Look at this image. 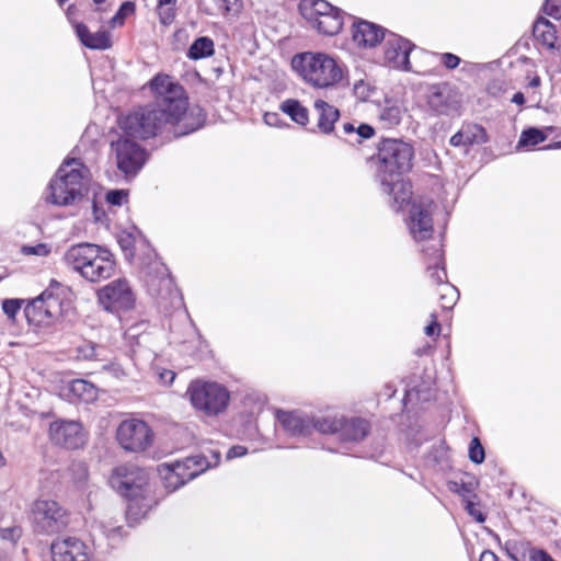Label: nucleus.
<instances>
[{"mask_svg": "<svg viewBox=\"0 0 561 561\" xmlns=\"http://www.w3.org/2000/svg\"><path fill=\"white\" fill-rule=\"evenodd\" d=\"M150 85L154 91V103L119 118L118 125L125 136L138 139L162 134L180 137L202 126L204 115L199 108L196 123H188L194 112L187 113V98L179 83L169 76L159 75L151 80Z\"/></svg>", "mask_w": 561, "mask_h": 561, "instance_id": "obj_1", "label": "nucleus"}, {"mask_svg": "<svg viewBox=\"0 0 561 561\" xmlns=\"http://www.w3.org/2000/svg\"><path fill=\"white\" fill-rule=\"evenodd\" d=\"M414 156L410 144L396 138H386L378 145L375 164V178L382 193L392 197L393 207L399 210L411 198V186L402 180V174L412 167Z\"/></svg>", "mask_w": 561, "mask_h": 561, "instance_id": "obj_2", "label": "nucleus"}, {"mask_svg": "<svg viewBox=\"0 0 561 561\" xmlns=\"http://www.w3.org/2000/svg\"><path fill=\"white\" fill-rule=\"evenodd\" d=\"M110 484L128 499L126 518L129 524L138 523L157 504L151 495L148 472L134 463L116 467L111 474Z\"/></svg>", "mask_w": 561, "mask_h": 561, "instance_id": "obj_3", "label": "nucleus"}, {"mask_svg": "<svg viewBox=\"0 0 561 561\" xmlns=\"http://www.w3.org/2000/svg\"><path fill=\"white\" fill-rule=\"evenodd\" d=\"M62 263L90 283H100L115 273L113 254L94 243L70 245L62 254Z\"/></svg>", "mask_w": 561, "mask_h": 561, "instance_id": "obj_4", "label": "nucleus"}, {"mask_svg": "<svg viewBox=\"0 0 561 561\" xmlns=\"http://www.w3.org/2000/svg\"><path fill=\"white\" fill-rule=\"evenodd\" d=\"M72 309V290L51 279L46 289L24 308L30 324L48 328L59 322Z\"/></svg>", "mask_w": 561, "mask_h": 561, "instance_id": "obj_5", "label": "nucleus"}, {"mask_svg": "<svg viewBox=\"0 0 561 561\" xmlns=\"http://www.w3.org/2000/svg\"><path fill=\"white\" fill-rule=\"evenodd\" d=\"M91 173L79 159H66L49 182L46 202L67 206L81 198L88 190Z\"/></svg>", "mask_w": 561, "mask_h": 561, "instance_id": "obj_6", "label": "nucleus"}, {"mask_svg": "<svg viewBox=\"0 0 561 561\" xmlns=\"http://www.w3.org/2000/svg\"><path fill=\"white\" fill-rule=\"evenodd\" d=\"M291 67L306 83L318 89L334 87L344 77L343 67L324 53L297 54L291 59Z\"/></svg>", "mask_w": 561, "mask_h": 561, "instance_id": "obj_7", "label": "nucleus"}, {"mask_svg": "<svg viewBox=\"0 0 561 561\" xmlns=\"http://www.w3.org/2000/svg\"><path fill=\"white\" fill-rule=\"evenodd\" d=\"M220 453L210 450L209 456L194 455L172 463H161L158 472L169 492H174L190 480L219 463Z\"/></svg>", "mask_w": 561, "mask_h": 561, "instance_id": "obj_8", "label": "nucleus"}, {"mask_svg": "<svg viewBox=\"0 0 561 561\" xmlns=\"http://www.w3.org/2000/svg\"><path fill=\"white\" fill-rule=\"evenodd\" d=\"M186 397L192 407L206 416L224 413L230 403V392L224 385L202 379L190 382Z\"/></svg>", "mask_w": 561, "mask_h": 561, "instance_id": "obj_9", "label": "nucleus"}, {"mask_svg": "<svg viewBox=\"0 0 561 561\" xmlns=\"http://www.w3.org/2000/svg\"><path fill=\"white\" fill-rule=\"evenodd\" d=\"M299 12L319 33L333 36L343 27L344 13L325 0H301Z\"/></svg>", "mask_w": 561, "mask_h": 561, "instance_id": "obj_10", "label": "nucleus"}, {"mask_svg": "<svg viewBox=\"0 0 561 561\" xmlns=\"http://www.w3.org/2000/svg\"><path fill=\"white\" fill-rule=\"evenodd\" d=\"M31 517L36 531L51 535L61 531L69 524L65 507L54 500H37L32 504Z\"/></svg>", "mask_w": 561, "mask_h": 561, "instance_id": "obj_11", "label": "nucleus"}, {"mask_svg": "<svg viewBox=\"0 0 561 561\" xmlns=\"http://www.w3.org/2000/svg\"><path fill=\"white\" fill-rule=\"evenodd\" d=\"M426 255L427 273L433 283L440 285L439 302L445 310L451 309L457 299L458 290L455 286L446 282V271L444 267L443 252L438 242L423 249Z\"/></svg>", "mask_w": 561, "mask_h": 561, "instance_id": "obj_12", "label": "nucleus"}, {"mask_svg": "<svg viewBox=\"0 0 561 561\" xmlns=\"http://www.w3.org/2000/svg\"><path fill=\"white\" fill-rule=\"evenodd\" d=\"M112 153L117 169L125 178L135 176L147 160L145 149L124 134L111 144Z\"/></svg>", "mask_w": 561, "mask_h": 561, "instance_id": "obj_13", "label": "nucleus"}, {"mask_svg": "<svg viewBox=\"0 0 561 561\" xmlns=\"http://www.w3.org/2000/svg\"><path fill=\"white\" fill-rule=\"evenodd\" d=\"M414 48L415 45L409 39L394 33H388L383 38L380 62L391 69L414 71L416 73L425 75L427 73V70L413 69L410 64L409 57Z\"/></svg>", "mask_w": 561, "mask_h": 561, "instance_id": "obj_14", "label": "nucleus"}, {"mask_svg": "<svg viewBox=\"0 0 561 561\" xmlns=\"http://www.w3.org/2000/svg\"><path fill=\"white\" fill-rule=\"evenodd\" d=\"M116 439L125 450L139 453L151 445L153 433L142 420L127 419L118 425Z\"/></svg>", "mask_w": 561, "mask_h": 561, "instance_id": "obj_15", "label": "nucleus"}, {"mask_svg": "<svg viewBox=\"0 0 561 561\" xmlns=\"http://www.w3.org/2000/svg\"><path fill=\"white\" fill-rule=\"evenodd\" d=\"M100 304L111 312L129 310L135 297L126 279H115L98 291Z\"/></svg>", "mask_w": 561, "mask_h": 561, "instance_id": "obj_16", "label": "nucleus"}, {"mask_svg": "<svg viewBox=\"0 0 561 561\" xmlns=\"http://www.w3.org/2000/svg\"><path fill=\"white\" fill-rule=\"evenodd\" d=\"M434 208L433 201H420L412 204L408 227L415 241H423L432 237Z\"/></svg>", "mask_w": 561, "mask_h": 561, "instance_id": "obj_17", "label": "nucleus"}, {"mask_svg": "<svg viewBox=\"0 0 561 561\" xmlns=\"http://www.w3.org/2000/svg\"><path fill=\"white\" fill-rule=\"evenodd\" d=\"M146 283L152 296L161 300L170 299L171 302L180 301L179 291L164 264L154 263L153 267L147 274Z\"/></svg>", "mask_w": 561, "mask_h": 561, "instance_id": "obj_18", "label": "nucleus"}, {"mask_svg": "<svg viewBox=\"0 0 561 561\" xmlns=\"http://www.w3.org/2000/svg\"><path fill=\"white\" fill-rule=\"evenodd\" d=\"M51 440L66 448L76 449L83 446L85 433L82 425L76 421H56L50 424Z\"/></svg>", "mask_w": 561, "mask_h": 561, "instance_id": "obj_19", "label": "nucleus"}, {"mask_svg": "<svg viewBox=\"0 0 561 561\" xmlns=\"http://www.w3.org/2000/svg\"><path fill=\"white\" fill-rule=\"evenodd\" d=\"M50 552L53 561H91L87 545L76 537L56 538Z\"/></svg>", "mask_w": 561, "mask_h": 561, "instance_id": "obj_20", "label": "nucleus"}, {"mask_svg": "<svg viewBox=\"0 0 561 561\" xmlns=\"http://www.w3.org/2000/svg\"><path fill=\"white\" fill-rule=\"evenodd\" d=\"M427 105L436 115H454L459 111V100L448 84L434 85L427 95Z\"/></svg>", "mask_w": 561, "mask_h": 561, "instance_id": "obj_21", "label": "nucleus"}, {"mask_svg": "<svg viewBox=\"0 0 561 561\" xmlns=\"http://www.w3.org/2000/svg\"><path fill=\"white\" fill-rule=\"evenodd\" d=\"M282 428L293 437H306L312 434V415L302 411L276 412Z\"/></svg>", "mask_w": 561, "mask_h": 561, "instance_id": "obj_22", "label": "nucleus"}, {"mask_svg": "<svg viewBox=\"0 0 561 561\" xmlns=\"http://www.w3.org/2000/svg\"><path fill=\"white\" fill-rule=\"evenodd\" d=\"M387 34L381 26L365 20H358L352 26V39L358 47L363 48L375 47L383 41Z\"/></svg>", "mask_w": 561, "mask_h": 561, "instance_id": "obj_23", "label": "nucleus"}, {"mask_svg": "<svg viewBox=\"0 0 561 561\" xmlns=\"http://www.w3.org/2000/svg\"><path fill=\"white\" fill-rule=\"evenodd\" d=\"M370 431V424L362 417L345 419L342 416V425L339 431V439L342 442H360Z\"/></svg>", "mask_w": 561, "mask_h": 561, "instance_id": "obj_24", "label": "nucleus"}, {"mask_svg": "<svg viewBox=\"0 0 561 561\" xmlns=\"http://www.w3.org/2000/svg\"><path fill=\"white\" fill-rule=\"evenodd\" d=\"M64 396L70 400H79L85 403L93 402L98 398L96 387L83 379L69 381L64 388Z\"/></svg>", "mask_w": 561, "mask_h": 561, "instance_id": "obj_25", "label": "nucleus"}, {"mask_svg": "<svg viewBox=\"0 0 561 561\" xmlns=\"http://www.w3.org/2000/svg\"><path fill=\"white\" fill-rule=\"evenodd\" d=\"M533 34L536 41L547 49L551 51L560 49L556 26L549 20L545 18L537 19L533 26Z\"/></svg>", "mask_w": 561, "mask_h": 561, "instance_id": "obj_26", "label": "nucleus"}, {"mask_svg": "<svg viewBox=\"0 0 561 561\" xmlns=\"http://www.w3.org/2000/svg\"><path fill=\"white\" fill-rule=\"evenodd\" d=\"M76 33L80 42L90 49L104 50L111 47L110 34L105 31L91 33L84 24H77Z\"/></svg>", "mask_w": 561, "mask_h": 561, "instance_id": "obj_27", "label": "nucleus"}, {"mask_svg": "<svg viewBox=\"0 0 561 561\" xmlns=\"http://www.w3.org/2000/svg\"><path fill=\"white\" fill-rule=\"evenodd\" d=\"M314 110L319 115L317 126L320 131L323 134L332 133L334 124L340 117V111L321 99L314 101Z\"/></svg>", "mask_w": 561, "mask_h": 561, "instance_id": "obj_28", "label": "nucleus"}, {"mask_svg": "<svg viewBox=\"0 0 561 561\" xmlns=\"http://www.w3.org/2000/svg\"><path fill=\"white\" fill-rule=\"evenodd\" d=\"M75 353L78 359L102 362L106 359V348L92 341L83 340L76 347Z\"/></svg>", "mask_w": 561, "mask_h": 561, "instance_id": "obj_29", "label": "nucleus"}, {"mask_svg": "<svg viewBox=\"0 0 561 561\" xmlns=\"http://www.w3.org/2000/svg\"><path fill=\"white\" fill-rule=\"evenodd\" d=\"M342 129L347 135L346 141L351 145L360 144L375 135V129L365 123H360L358 126H355L354 123H344Z\"/></svg>", "mask_w": 561, "mask_h": 561, "instance_id": "obj_30", "label": "nucleus"}, {"mask_svg": "<svg viewBox=\"0 0 561 561\" xmlns=\"http://www.w3.org/2000/svg\"><path fill=\"white\" fill-rule=\"evenodd\" d=\"M341 425H342V416H337V415L316 416V415H312V432L316 431L323 435H328V434L339 435Z\"/></svg>", "mask_w": 561, "mask_h": 561, "instance_id": "obj_31", "label": "nucleus"}, {"mask_svg": "<svg viewBox=\"0 0 561 561\" xmlns=\"http://www.w3.org/2000/svg\"><path fill=\"white\" fill-rule=\"evenodd\" d=\"M279 108L299 125L305 126L309 122L308 110L298 100L287 99L280 103Z\"/></svg>", "mask_w": 561, "mask_h": 561, "instance_id": "obj_32", "label": "nucleus"}, {"mask_svg": "<svg viewBox=\"0 0 561 561\" xmlns=\"http://www.w3.org/2000/svg\"><path fill=\"white\" fill-rule=\"evenodd\" d=\"M214 50L213 39L203 36L192 43L187 51V57L192 60H198L211 56Z\"/></svg>", "mask_w": 561, "mask_h": 561, "instance_id": "obj_33", "label": "nucleus"}, {"mask_svg": "<svg viewBox=\"0 0 561 561\" xmlns=\"http://www.w3.org/2000/svg\"><path fill=\"white\" fill-rule=\"evenodd\" d=\"M419 55L424 61L428 64L440 61L447 69L450 70L457 68L460 64V58L451 53L437 54L420 50Z\"/></svg>", "mask_w": 561, "mask_h": 561, "instance_id": "obj_34", "label": "nucleus"}, {"mask_svg": "<svg viewBox=\"0 0 561 561\" xmlns=\"http://www.w3.org/2000/svg\"><path fill=\"white\" fill-rule=\"evenodd\" d=\"M402 115L401 106L387 103L379 112V119L386 127H393L401 122Z\"/></svg>", "mask_w": 561, "mask_h": 561, "instance_id": "obj_35", "label": "nucleus"}, {"mask_svg": "<svg viewBox=\"0 0 561 561\" xmlns=\"http://www.w3.org/2000/svg\"><path fill=\"white\" fill-rule=\"evenodd\" d=\"M465 141L468 146L484 144L488 141L485 129L477 124H467L461 127Z\"/></svg>", "mask_w": 561, "mask_h": 561, "instance_id": "obj_36", "label": "nucleus"}, {"mask_svg": "<svg viewBox=\"0 0 561 561\" xmlns=\"http://www.w3.org/2000/svg\"><path fill=\"white\" fill-rule=\"evenodd\" d=\"M547 135L542 130L535 127L528 128L522 133L517 148L537 146L545 141Z\"/></svg>", "mask_w": 561, "mask_h": 561, "instance_id": "obj_37", "label": "nucleus"}, {"mask_svg": "<svg viewBox=\"0 0 561 561\" xmlns=\"http://www.w3.org/2000/svg\"><path fill=\"white\" fill-rule=\"evenodd\" d=\"M117 242L122 250L125 252V256L130 259L134 256V248L136 243V237L133 233L123 231L118 234Z\"/></svg>", "mask_w": 561, "mask_h": 561, "instance_id": "obj_38", "label": "nucleus"}, {"mask_svg": "<svg viewBox=\"0 0 561 561\" xmlns=\"http://www.w3.org/2000/svg\"><path fill=\"white\" fill-rule=\"evenodd\" d=\"M135 5L130 1L123 2L116 14L111 19L110 23L113 27L124 24L125 19L134 13Z\"/></svg>", "mask_w": 561, "mask_h": 561, "instance_id": "obj_39", "label": "nucleus"}, {"mask_svg": "<svg viewBox=\"0 0 561 561\" xmlns=\"http://www.w3.org/2000/svg\"><path fill=\"white\" fill-rule=\"evenodd\" d=\"M485 458L484 448L478 437H473L469 445V459L474 463H482Z\"/></svg>", "mask_w": 561, "mask_h": 561, "instance_id": "obj_40", "label": "nucleus"}, {"mask_svg": "<svg viewBox=\"0 0 561 561\" xmlns=\"http://www.w3.org/2000/svg\"><path fill=\"white\" fill-rule=\"evenodd\" d=\"M175 8L174 5H167L158 3L157 12L159 15V20L162 24L169 25L173 22L175 18Z\"/></svg>", "mask_w": 561, "mask_h": 561, "instance_id": "obj_41", "label": "nucleus"}, {"mask_svg": "<svg viewBox=\"0 0 561 561\" xmlns=\"http://www.w3.org/2000/svg\"><path fill=\"white\" fill-rule=\"evenodd\" d=\"M128 192L126 190H112L106 193L105 199L112 206H122L127 202Z\"/></svg>", "mask_w": 561, "mask_h": 561, "instance_id": "obj_42", "label": "nucleus"}, {"mask_svg": "<svg viewBox=\"0 0 561 561\" xmlns=\"http://www.w3.org/2000/svg\"><path fill=\"white\" fill-rule=\"evenodd\" d=\"M21 252L24 255L47 256L50 253V247L46 243H37L34 245H23Z\"/></svg>", "mask_w": 561, "mask_h": 561, "instance_id": "obj_43", "label": "nucleus"}, {"mask_svg": "<svg viewBox=\"0 0 561 561\" xmlns=\"http://www.w3.org/2000/svg\"><path fill=\"white\" fill-rule=\"evenodd\" d=\"M23 300L5 299L2 302V310L9 319L13 320L22 307Z\"/></svg>", "mask_w": 561, "mask_h": 561, "instance_id": "obj_44", "label": "nucleus"}, {"mask_svg": "<svg viewBox=\"0 0 561 561\" xmlns=\"http://www.w3.org/2000/svg\"><path fill=\"white\" fill-rule=\"evenodd\" d=\"M545 11L550 16L561 19V0H546Z\"/></svg>", "mask_w": 561, "mask_h": 561, "instance_id": "obj_45", "label": "nucleus"}, {"mask_svg": "<svg viewBox=\"0 0 561 561\" xmlns=\"http://www.w3.org/2000/svg\"><path fill=\"white\" fill-rule=\"evenodd\" d=\"M431 319L432 321L425 327L424 332L430 337H437L440 333V324L435 313H431Z\"/></svg>", "mask_w": 561, "mask_h": 561, "instance_id": "obj_46", "label": "nucleus"}, {"mask_svg": "<svg viewBox=\"0 0 561 561\" xmlns=\"http://www.w3.org/2000/svg\"><path fill=\"white\" fill-rule=\"evenodd\" d=\"M354 93L362 100H366L370 95L369 84L364 80L354 83Z\"/></svg>", "mask_w": 561, "mask_h": 561, "instance_id": "obj_47", "label": "nucleus"}, {"mask_svg": "<svg viewBox=\"0 0 561 561\" xmlns=\"http://www.w3.org/2000/svg\"><path fill=\"white\" fill-rule=\"evenodd\" d=\"M217 5L226 11V12H231V11H237L240 7H241V0H214Z\"/></svg>", "mask_w": 561, "mask_h": 561, "instance_id": "obj_48", "label": "nucleus"}, {"mask_svg": "<svg viewBox=\"0 0 561 561\" xmlns=\"http://www.w3.org/2000/svg\"><path fill=\"white\" fill-rule=\"evenodd\" d=\"M466 510H467L468 514L470 516H472L477 522H479V523L484 522V519H485L484 515L482 514V512L477 507V505L473 502L467 501Z\"/></svg>", "mask_w": 561, "mask_h": 561, "instance_id": "obj_49", "label": "nucleus"}, {"mask_svg": "<svg viewBox=\"0 0 561 561\" xmlns=\"http://www.w3.org/2000/svg\"><path fill=\"white\" fill-rule=\"evenodd\" d=\"M159 380L165 385V386H170L174 379H175V373L173 370H170V369H161L159 373Z\"/></svg>", "mask_w": 561, "mask_h": 561, "instance_id": "obj_50", "label": "nucleus"}, {"mask_svg": "<svg viewBox=\"0 0 561 561\" xmlns=\"http://www.w3.org/2000/svg\"><path fill=\"white\" fill-rule=\"evenodd\" d=\"M247 453H248L247 447L241 446V445H236V446H232L231 448H229V450L227 451V459L242 457Z\"/></svg>", "mask_w": 561, "mask_h": 561, "instance_id": "obj_51", "label": "nucleus"}, {"mask_svg": "<svg viewBox=\"0 0 561 561\" xmlns=\"http://www.w3.org/2000/svg\"><path fill=\"white\" fill-rule=\"evenodd\" d=\"M263 121L266 125L272 127H279L280 126V117L277 113H265L263 116Z\"/></svg>", "mask_w": 561, "mask_h": 561, "instance_id": "obj_52", "label": "nucleus"}, {"mask_svg": "<svg viewBox=\"0 0 561 561\" xmlns=\"http://www.w3.org/2000/svg\"><path fill=\"white\" fill-rule=\"evenodd\" d=\"M1 533V537L3 539H10L12 541H14L16 538L20 537V529L16 528V527H13V528H3L0 530Z\"/></svg>", "mask_w": 561, "mask_h": 561, "instance_id": "obj_53", "label": "nucleus"}, {"mask_svg": "<svg viewBox=\"0 0 561 561\" xmlns=\"http://www.w3.org/2000/svg\"><path fill=\"white\" fill-rule=\"evenodd\" d=\"M530 559L533 561H554L546 551L543 550H530Z\"/></svg>", "mask_w": 561, "mask_h": 561, "instance_id": "obj_54", "label": "nucleus"}, {"mask_svg": "<svg viewBox=\"0 0 561 561\" xmlns=\"http://www.w3.org/2000/svg\"><path fill=\"white\" fill-rule=\"evenodd\" d=\"M103 368L105 370H108L116 378H121L125 375L124 369L118 364H115V363H112L110 365H104Z\"/></svg>", "mask_w": 561, "mask_h": 561, "instance_id": "obj_55", "label": "nucleus"}, {"mask_svg": "<svg viewBox=\"0 0 561 561\" xmlns=\"http://www.w3.org/2000/svg\"><path fill=\"white\" fill-rule=\"evenodd\" d=\"M449 142L454 147L468 146L467 142L465 141V137L461 129L451 136Z\"/></svg>", "mask_w": 561, "mask_h": 561, "instance_id": "obj_56", "label": "nucleus"}, {"mask_svg": "<svg viewBox=\"0 0 561 561\" xmlns=\"http://www.w3.org/2000/svg\"><path fill=\"white\" fill-rule=\"evenodd\" d=\"M505 549H506V552L507 554L510 556L511 559H513L514 561H522L519 559V557L517 556L516 553V543L514 542H506L505 545Z\"/></svg>", "mask_w": 561, "mask_h": 561, "instance_id": "obj_57", "label": "nucleus"}, {"mask_svg": "<svg viewBox=\"0 0 561 561\" xmlns=\"http://www.w3.org/2000/svg\"><path fill=\"white\" fill-rule=\"evenodd\" d=\"M497 560H499V558L494 552H492L490 550H485L481 553L479 561H497Z\"/></svg>", "mask_w": 561, "mask_h": 561, "instance_id": "obj_58", "label": "nucleus"}, {"mask_svg": "<svg viewBox=\"0 0 561 561\" xmlns=\"http://www.w3.org/2000/svg\"><path fill=\"white\" fill-rule=\"evenodd\" d=\"M511 101L517 105H523L525 103V96L522 92H517L513 95Z\"/></svg>", "mask_w": 561, "mask_h": 561, "instance_id": "obj_59", "label": "nucleus"}, {"mask_svg": "<svg viewBox=\"0 0 561 561\" xmlns=\"http://www.w3.org/2000/svg\"><path fill=\"white\" fill-rule=\"evenodd\" d=\"M540 83H541V81H540V78H539L538 76H535V77L529 81V85H530L531 88H537V87H539V85H540Z\"/></svg>", "mask_w": 561, "mask_h": 561, "instance_id": "obj_60", "label": "nucleus"}, {"mask_svg": "<svg viewBox=\"0 0 561 561\" xmlns=\"http://www.w3.org/2000/svg\"><path fill=\"white\" fill-rule=\"evenodd\" d=\"M178 0H159L158 3L176 7Z\"/></svg>", "mask_w": 561, "mask_h": 561, "instance_id": "obj_61", "label": "nucleus"}, {"mask_svg": "<svg viewBox=\"0 0 561 561\" xmlns=\"http://www.w3.org/2000/svg\"><path fill=\"white\" fill-rule=\"evenodd\" d=\"M95 4L100 5L105 2V0H93Z\"/></svg>", "mask_w": 561, "mask_h": 561, "instance_id": "obj_62", "label": "nucleus"}, {"mask_svg": "<svg viewBox=\"0 0 561 561\" xmlns=\"http://www.w3.org/2000/svg\"><path fill=\"white\" fill-rule=\"evenodd\" d=\"M4 465V458L2 454L0 453V467Z\"/></svg>", "mask_w": 561, "mask_h": 561, "instance_id": "obj_63", "label": "nucleus"}]
</instances>
